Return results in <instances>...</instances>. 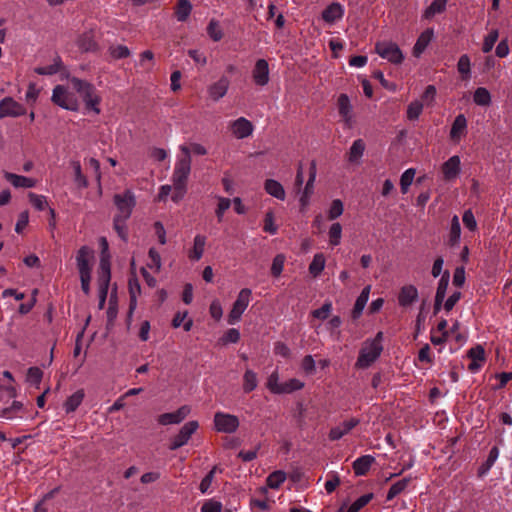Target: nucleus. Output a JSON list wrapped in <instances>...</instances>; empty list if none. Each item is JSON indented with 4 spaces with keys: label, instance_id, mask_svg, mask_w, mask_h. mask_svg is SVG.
<instances>
[{
    "label": "nucleus",
    "instance_id": "obj_58",
    "mask_svg": "<svg viewBox=\"0 0 512 512\" xmlns=\"http://www.w3.org/2000/svg\"><path fill=\"white\" fill-rule=\"evenodd\" d=\"M344 206L341 200L335 199L332 201L330 208L328 210V219L334 220L340 217L343 214Z\"/></svg>",
    "mask_w": 512,
    "mask_h": 512
},
{
    "label": "nucleus",
    "instance_id": "obj_40",
    "mask_svg": "<svg viewBox=\"0 0 512 512\" xmlns=\"http://www.w3.org/2000/svg\"><path fill=\"white\" fill-rule=\"evenodd\" d=\"M457 70L462 75V79L467 80L471 75V61L467 54L460 56L457 63Z\"/></svg>",
    "mask_w": 512,
    "mask_h": 512
},
{
    "label": "nucleus",
    "instance_id": "obj_44",
    "mask_svg": "<svg viewBox=\"0 0 512 512\" xmlns=\"http://www.w3.org/2000/svg\"><path fill=\"white\" fill-rule=\"evenodd\" d=\"M461 235V227L459 218L457 215H454L451 220V227L449 232V241L451 245H455L459 242Z\"/></svg>",
    "mask_w": 512,
    "mask_h": 512
},
{
    "label": "nucleus",
    "instance_id": "obj_7",
    "mask_svg": "<svg viewBox=\"0 0 512 512\" xmlns=\"http://www.w3.org/2000/svg\"><path fill=\"white\" fill-rule=\"evenodd\" d=\"M252 291L249 288H243L239 291L235 302L228 314V323L230 325L235 324L241 319L242 314L247 309L251 301Z\"/></svg>",
    "mask_w": 512,
    "mask_h": 512
},
{
    "label": "nucleus",
    "instance_id": "obj_50",
    "mask_svg": "<svg viewBox=\"0 0 512 512\" xmlns=\"http://www.w3.org/2000/svg\"><path fill=\"white\" fill-rule=\"evenodd\" d=\"M415 173H416L415 169L409 168L406 171H404L403 174L401 175L400 187H401V192L403 194H406L408 192V189L414 180Z\"/></svg>",
    "mask_w": 512,
    "mask_h": 512
},
{
    "label": "nucleus",
    "instance_id": "obj_18",
    "mask_svg": "<svg viewBox=\"0 0 512 512\" xmlns=\"http://www.w3.org/2000/svg\"><path fill=\"white\" fill-rule=\"evenodd\" d=\"M253 81L258 86H265L269 82V65L265 59H258L252 70Z\"/></svg>",
    "mask_w": 512,
    "mask_h": 512
},
{
    "label": "nucleus",
    "instance_id": "obj_49",
    "mask_svg": "<svg viewBox=\"0 0 512 512\" xmlns=\"http://www.w3.org/2000/svg\"><path fill=\"white\" fill-rule=\"evenodd\" d=\"M329 243L332 246H337L341 242L342 226L340 223H333L328 231Z\"/></svg>",
    "mask_w": 512,
    "mask_h": 512
},
{
    "label": "nucleus",
    "instance_id": "obj_9",
    "mask_svg": "<svg viewBox=\"0 0 512 512\" xmlns=\"http://www.w3.org/2000/svg\"><path fill=\"white\" fill-rule=\"evenodd\" d=\"M377 54L393 64H400L404 59V55L396 43L383 41L375 45Z\"/></svg>",
    "mask_w": 512,
    "mask_h": 512
},
{
    "label": "nucleus",
    "instance_id": "obj_39",
    "mask_svg": "<svg viewBox=\"0 0 512 512\" xmlns=\"http://www.w3.org/2000/svg\"><path fill=\"white\" fill-rule=\"evenodd\" d=\"M258 385L257 374L251 370L247 369L243 375V390L246 393L252 392L256 389Z\"/></svg>",
    "mask_w": 512,
    "mask_h": 512
},
{
    "label": "nucleus",
    "instance_id": "obj_34",
    "mask_svg": "<svg viewBox=\"0 0 512 512\" xmlns=\"http://www.w3.org/2000/svg\"><path fill=\"white\" fill-rule=\"evenodd\" d=\"M192 11V4L188 0H178L175 6V17L179 22H185Z\"/></svg>",
    "mask_w": 512,
    "mask_h": 512
},
{
    "label": "nucleus",
    "instance_id": "obj_2",
    "mask_svg": "<svg viewBox=\"0 0 512 512\" xmlns=\"http://www.w3.org/2000/svg\"><path fill=\"white\" fill-rule=\"evenodd\" d=\"M69 82L72 88L80 95L82 98L85 108L88 111H92L96 115L101 113L100 104L102 101V97L97 91L96 87L86 81L77 77H71Z\"/></svg>",
    "mask_w": 512,
    "mask_h": 512
},
{
    "label": "nucleus",
    "instance_id": "obj_59",
    "mask_svg": "<svg viewBox=\"0 0 512 512\" xmlns=\"http://www.w3.org/2000/svg\"><path fill=\"white\" fill-rule=\"evenodd\" d=\"M30 203L35 207V209L42 211L48 207L47 198L44 195H38L35 193H29L28 195Z\"/></svg>",
    "mask_w": 512,
    "mask_h": 512
},
{
    "label": "nucleus",
    "instance_id": "obj_25",
    "mask_svg": "<svg viewBox=\"0 0 512 512\" xmlns=\"http://www.w3.org/2000/svg\"><path fill=\"white\" fill-rule=\"evenodd\" d=\"M78 46L84 52H94L98 49L96 35L93 30L84 32L78 39Z\"/></svg>",
    "mask_w": 512,
    "mask_h": 512
},
{
    "label": "nucleus",
    "instance_id": "obj_10",
    "mask_svg": "<svg viewBox=\"0 0 512 512\" xmlns=\"http://www.w3.org/2000/svg\"><path fill=\"white\" fill-rule=\"evenodd\" d=\"M198 427L199 424L197 421H189L185 423L179 430L178 434L171 438L169 449L177 450L178 448L186 445Z\"/></svg>",
    "mask_w": 512,
    "mask_h": 512
},
{
    "label": "nucleus",
    "instance_id": "obj_19",
    "mask_svg": "<svg viewBox=\"0 0 512 512\" xmlns=\"http://www.w3.org/2000/svg\"><path fill=\"white\" fill-rule=\"evenodd\" d=\"M93 252L87 246H82L77 253L76 262L79 274H91V260Z\"/></svg>",
    "mask_w": 512,
    "mask_h": 512
},
{
    "label": "nucleus",
    "instance_id": "obj_52",
    "mask_svg": "<svg viewBox=\"0 0 512 512\" xmlns=\"http://www.w3.org/2000/svg\"><path fill=\"white\" fill-rule=\"evenodd\" d=\"M498 37H499V32L497 29H492L487 36H485L484 40H483V45H482V51L484 53H489L495 43L497 42L498 40Z\"/></svg>",
    "mask_w": 512,
    "mask_h": 512
},
{
    "label": "nucleus",
    "instance_id": "obj_42",
    "mask_svg": "<svg viewBox=\"0 0 512 512\" xmlns=\"http://www.w3.org/2000/svg\"><path fill=\"white\" fill-rule=\"evenodd\" d=\"M61 64H62L61 59L59 57H56L54 59L53 64H50L47 66L36 67L34 69V71L38 75H54L57 72H59V70L61 68Z\"/></svg>",
    "mask_w": 512,
    "mask_h": 512
},
{
    "label": "nucleus",
    "instance_id": "obj_45",
    "mask_svg": "<svg viewBox=\"0 0 512 512\" xmlns=\"http://www.w3.org/2000/svg\"><path fill=\"white\" fill-rule=\"evenodd\" d=\"M305 386L304 382L297 379V378H291L287 381L283 382L281 394H290L295 391L303 389Z\"/></svg>",
    "mask_w": 512,
    "mask_h": 512
},
{
    "label": "nucleus",
    "instance_id": "obj_17",
    "mask_svg": "<svg viewBox=\"0 0 512 512\" xmlns=\"http://www.w3.org/2000/svg\"><path fill=\"white\" fill-rule=\"evenodd\" d=\"M443 177L446 181L455 180L461 171V160L458 155L451 156L441 167Z\"/></svg>",
    "mask_w": 512,
    "mask_h": 512
},
{
    "label": "nucleus",
    "instance_id": "obj_20",
    "mask_svg": "<svg viewBox=\"0 0 512 512\" xmlns=\"http://www.w3.org/2000/svg\"><path fill=\"white\" fill-rule=\"evenodd\" d=\"M229 86V79L226 76H222L208 87V95L213 101H218L226 95Z\"/></svg>",
    "mask_w": 512,
    "mask_h": 512
},
{
    "label": "nucleus",
    "instance_id": "obj_41",
    "mask_svg": "<svg viewBox=\"0 0 512 512\" xmlns=\"http://www.w3.org/2000/svg\"><path fill=\"white\" fill-rule=\"evenodd\" d=\"M498 456H499L498 448L497 447H493L490 450L489 455H488L486 461L479 468V475L480 476H483V475L488 473V471L492 468V466L496 462Z\"/></svg>",
    "mask_w": 512,
    "mask_h": 512
},
{
    "label": "nucleus",
    "instance_id": "obj_23",
    "mask_svg": "<svg viewBox=\"0 0 512 512\" xmlns=\"http://www.w3.org/2000/svg\"><path fill=\"white\" fill-rule=\"evenodd\" d=\"M4 178L15 188H33L36 186V180L11 172H4Z\"/></svg>",
    "mask_w": 512,
    "mask_h": 512
},
{
    "label": "nucleus",
    "instance_id": "obj_51",
    "mask_svg": "<svg viewBox=\"0 0 512 512\" xmlns=\"http://www.w3.org/2000/svg\"><path fill=\"white\" fill-rule=\"evenodd\" d=\"M207 33H208L209 37L215 42L220 41L223 37V32L220 27V24L215 19H212L209 22V24L207 26Z\"/></svg>",
    "mask_w": 512,
    "mask_h": 512
},
{
    "label": "nucleus",
    "instance_id": "obj_12",
    "mask_svg": "<svg viewBox=\"0 0 512 512\" xmlns=\"http://www.w3.org/2000/svg\"><path fill=\"white\" fill-rule=\"evenodd\" d=\"M25 113V107L11 97H6L0 101V118L18 117Z\"/></svg>",
    "mask_w": 512,
    "mask_h": 512
},
{
    "label": "nucleus",
    "instance_id": "obj_33",
    "mask_svg": "<svg viewBox=\"0 0 512 512\" xmlns=\"http://www.w3.org/2000/svg\"><path fill=\"white\" fill-rule=\"evenodd\" d=\"M365 151V143L362 139L355 140L348 152V161L350 163H358Z\"/></svg>",
    "mask_w": 512,
    "mask_h": 512
},
{
    "label": "nucleus",
    "instance_id": "obj_16",
    "mask_svg": "<svg viewBox=\"0 0 512 512\" xmlns=\"http://www.w3.org/2000/svg\"><path fill=\"white\" fill-rule=\"evenodd\" d=\"M467 134V119L464 114L455 117L451 129L450 139L453 143L458 144Z\"/></svg>",
    "mask_w": 512,
    "mask_h": 512
},
{
    "label": "nucleus",
    "instance_id": "obj_36",
    "mask_svg": "<svg viewBox=\"0 0 512 512\" xmlns=\"http://www.w3.org/2000/svg\"><path fill=\"white\" fill-rule=\"evenodd\" d=\"M448 0H434L430 6L426 8V10L423 13V17L425 19H431L436 14L443 13L446 9Z\"/></svg>",
    "mask_w": 512,
    "mask_h": 512
},
{
    "label": "nucleus",
    "instance_id": "obj_29",
    "mask_svg": "<svg viewBox=\"0 0 512 512\" xmlns=\"http://www.w3.org/2000/svg\"><path fill=\"white\" fill-rule=\"evenodd\" d=\"M418 297L417 288L413 285H407L401 288L398 302L400 306H409L411 305Z\"/></svg>",
    "mask_w": 512,
    "mask_h": 512
},
{
    "label": "nucleus",
    "instance_id": "obj_64",
    "mask_svg": "<svg viewBox=\"0 0 512 512\" xmlns=\"http://www.w3.org/2000/svg\"><path fill=\"white\" fill-rule=\"evenodd\" d=\"M222 508L223 506L220 501L208 499L203 503L201 512H222Z\"/></svg>",
    "mask_w": 512,
    "mask_h": 512
},
{
    "label": "nucleus",
    "instance_id": "obj_38",
    "mask_svg": "<svg viewBox=\"0 0 512 512\" xmlns=\"http://www.w3.org/2000/svg\"><path fill=\"white\" fill-rule=\"evenodd\" d=\"M287 475L282 470L272 472L266 479L267 486L271 489H278L285 481Z\"/></svg>",
    "mask_w": 512,
    "mask_h": 512
},
{
    "label": "nucleus",
    "instance_id": "obj_24",
    "mask_svg": "<svg viewBox=\"0 0 512 512\" xmlns=\"http://www.w3.org/2000/svg\"><path fill=\"white\" fill-rule=\"evenodd\" d=\"M128 286H129V294H130L128 322H130L132 319V315L137 307V297L141 293V287H140L139 281L136 277H132L129 279Z\"/></svg>",
    "mask_w": 512,
    "mask_h": 512
},
{
    "label": "nucleus",
    "instance_id": "obj_57",
    "mask_svg": "<svg viewBox=\"0 0 512 512\" xmlns=\"http://www.w3.org/2000/svg\"><path fill=\"white\" fill-rule=\"evenodd\" d=\"M109 54L113 59H123L130 55V50L125 45H115L109 47Z\"/></svg>",
    "mask_w": 512,
    "mask_h": 512
},
{
    "label": "nucleus",
    "instance_id": "obj_30",
    "mask_svg": "<svg viewBox=\"0 0 512 512\" xmlns=\"http://www.w3.org/2000/svg\"><path fill=\"white\" fill-rule=\"evenodd\" d=\"M24 415H25V407L19 401H14L11 404V406L4 408L0 413L1 417L8 419V420H13L16 418H23Z\"/></svg>",
    "mask_w": 512,
    "mask_h": 512
},
{
    "label": "nucleus",
    "instance_id": "obj_14",
    "mask_svg": "<svg viewBox=\"0 0 512 512\" xmlns=\"http://www.w3.org/2000/svg\"><path fill=\"white\" fill-rule=\"evenodd\" d=\"M229 128L234 137L237 139H244L252 135L254 126L245 117H239L238 119L229 123Z\"/></svg>",
    "mask_w": 512,
    "mask_h": 512
},
{
    "label": "nucleus",
    "instance_id": "obj_6",
    "mask_svg": "<svg viewBox=\"0 0 512 512\" xmlns=\"http://www.w3.org/2000/svg\"><path fill=\"white\" fill-rule=\"evenodd\" d=\"M110 279H111L110 262L108 259H106L104 256H102L101 260H100V264H99L98 277H97L100 308H103V306L105 304Z\"/></svg>",
    "mask_w": 512,
    "mask_h": 512
},
{
    "label": "nucleus",
    "instance_id": "obj_47",
    "mask_svg": "<svg viewBox=\"0 0 512 512\" xmlns=\"http://www.w3.org/2000/svg\"><path fill=\"white\" fill-rule=\"evenodd\" d=\"M422 111H423V103L420 102L419 100L412 101L407 107V112H406L407 119L410 121L417 120L419 118V116L421 115Z\"/></svg>",
    "mask_w": 512,
    "mask_h": 512
},
{
    "label": "nucleus",
    "instance_id": "obj_37",
    "mask_svg": "<svg viewBox=\"0 0 512 512\" xmlns=\"http://www.w3.org/2000/svg\"><path fill=\"white\" fill-rule=\"evenodd\" d=\"M411 480H412L411 477H406V478H403V479L397 481L396 483H394L390 487V489H389V491L387 493V496H386L387 501H391L397 495L402 493L408 487V485L411 482Z\"/></svg>",
    "mask_w": 512,
    "mask_h": 512
},
{
    "label": "nucleus",
    "instance_id": "obj_53",
    "mask_svg": "<svg viewBox=\"0 0 512 512\" xmlns=\"http://www.w3.org/2000/svg\"><path fill=\"white\" fill-rule=\"evenodd\" d=\"M43 372L39 367H30L27 371L26 381L33 386H38L42 380Z\"/></svg>",
    "mask_w": 512,
    "mask_h": 512
},
{
    "label": "nucleus",
    "instance_id": "obj_48",
    "mask_svg": "<svg viewBox=\"0 0 512 512\" xmlns=\"http://www.w3.org/2000/svg\"><path fill=\"white\" fill-rule=\"evenodd\" d=\"M283 383L279 382V374L277 371L272 372L266 383L267 389L273 394H281Z\"/></svg>",
    "mask_w": 512,
    "mask_h": 512
},
{
    "label": "nucleus",
    "instance_id": "obj_46",
    "mask_svg": "<svg viewBox=\"0 0 512 512\" xmlns=\"http://www.w3.org/2000/svg\"><path fill=\"white\" fill-rule=\"evenodd\" d=\"M473 100L477 105L487 106L491 102V95L486 88L479 87L474 92Z\"/></svg>",
    "mask_w": 512,
    "mask_h": 512
},
{
    "label": "nucleus",
    "instance_id": "obj_5",
    "mask_svg": "<svg viewBox=\"0 0 512 512\" xmlns=\"http://www.w3.org/2000/svg\"><path fill=\"white\" fill-rule=\"evenodd\" d=\"M113 200L117 208V213L114 217L129 219L136 205L134 192L125 190L123 193L115 194Z\"/></svg>",
    "mask_w": 512,
    "mask_h": 512
},
{
    "label": "nucleus",
    "instance_id": "obj_43",
    "mask_svg": "<svg viewBox=\"0 0 512 512\" xmlns=\"http://www.w3.org/2000/svg\"><path fill=\"white\" fill-rule=\"evenodd\" d=\"M216 199H217L218 203H217V207L215 209V214H216L218 222L221 223L223 221L225 212L231 206V200L229 198H225L222 196H216Z\"/></svg>",
    "mask_w": 512,
    "mask_h": 512
},
{
    "label": "nucleus",
    "instance_id": "obj_3",
    "mask_svg": "<svg viewBox=\"0 0 512 512\" xmlns=\"http://www.w3.org/2000/svg\"><path fill=\"white\" fill-rule=\"evenodd\" d=\"M382 340L383 333L378 332L375 338L368 339L362 344L355 364L357 368H368L379 358L383 350Z\"/></svg>",
    "mask_w": 512,
    "mask_h": 512
},
{
    "label": "nucleus",
    "instance_id": "obj_62",
    "mask_svg": "<svg viewBox=\"0 0 512 512\" xmlns=\"http://www.w3.org/2000/svg\"><path fill=\"white\" fill-rule=\"evenodd\" d=\"M274 214L272 211H268L265 214L263 230L271 235H274L278 231V227L274 223Z\"/></svg>",
    "mask_w": 512,
    "mask_h": 512
},
{
    "label": "nucleus",
    "instance_id": "obj_27",
    "mask_svg": "<svg viewBox=\"0 0 512 512\" xmlns=\"http://www.w3.org/2000/svg\"><path fill=\"white\" fill-rule=\"evenodd\" d=\"M434 37V31L433 29H426L423 31L420 36L418 37L414 47H413V55L415 57H419L427 48V46L430 44Z\"/></svg>",
    "mask_w": 512,
    "mask_h": 512
},
{
    "label": "nucleus",
    "instance_id": "obj_54",
    "mask_svg": "<svg viewBox=\"0 0 512 512\" xmlns=\"http://www.w3.org/2000/svg\"><path fill=\"white\" fill-rule=\"evenodd\" d=\"M285 260H286V257L284 254H277L274 257V259L272 261V265H271V274L274 277H279L281 275V273L283 272Z\"/></svg>",
    "mask_w": 512,
    "mask_h": 512
},
{
    "label": "nucleus",
    "instance_id": "obj_26",
    "mask_svg": "<svg viewBox=\"0 0 512 512\" xmlns=\"http://www.w3.org/2000/svg\"><path fill=\"white\" fill-rule=\"evenodd\" d=\"M206 237L201 234H197L193 240V247L188 252V258L191 261H199L205 250Z\"/></svg>",
    "mask_w": 512,
    "mask_h": 512
},
{
    "label": "nucleus",
    "instance_id": "obj_56",
    "mask_svg": "<svg viewBox=\"0 0 512 512\" xmlns=\"http://www.w3.org/2000/svg\"><path fill=\"white\" fill-rule=\"evenodd\" d=\"M373 498V494H365L355 500L347 509L346 512H359L364 506H366L371 499Z\"/></svg>",
    "mask_w": 512,
    "mask_h": 512
},
{
    "label": "nucleus",
    "instance_id": "obj_28",
    "mask_svg": "<svg viewBox=\"0 0 512 512\" xmlns=\"http://www.w3.org/2000/svg\"><path fill=\"white\" fill-rule=\"evenodd\" d=\"M374 462L375 458L372 455H363L357 458L352 465L354 473L357 476L365 475L369 471Z\"/></svg>",
    "mask_w": 512,
    "mask_h": 512
},
{
    "label": "nucleus",
    "instance_id": "obj_31",
    "mask_svg": "<svg viewBox=\"0 0 512 512\" xmlns=\"http://www.w3.org/2000/svg\"><path fill=\"white\" fill-rule=\"evenodd\" d=\"M265 191L278 200H284L286 193L282 184L274 179H267L264 183Z\"/></svg>",
    "mask_w": 512,
    "mask_h": 512
},
{
    "label": "nucleus",
    "instance_id": "obj_61",
    "mask_svg": "<svg viewBox=\"0 0 512 512\" xmlns=\"http://www.w3.org/2000/svg\"><path fill=\"white\" fill-rule=\"evenodd\" d=\"M448 284H449V272L446 271V272H444L441 279L439 280L436 295H435L436 298H438L440 300H444L446 291L448 288Z\"/></svg>",
    "mask_w": 512,
    "mask_h": 512
},
{
    "label": "nucleus",
    "instance_id": "obj_8",
    "mask_svg": "<svg viewBox=\"0 0 512 512\" xmlns=\"http://www.w3.org/2000/svg\"><path fill=\"white\" fill-rule=\"evenodd\" d=\"M214 428L217 432L231 434L237 431L240 422L236 415L216 412L213 419Z\"/></svg>",
    "mask_w": 512,
    "mask_h": 512
},
{
    "label": "nucleus",
    "instance_id": "obj_22",
    "mask_svg": "<svg viewBox=\"0 0 512 512\" xmlns=\"http://www.w3.org/2000/svg\"><path fill=\"white\" fill-rule=\"evenodd\" d=\"M468 357L471 359V362L468 365V369L469 371L475 373L482 367L485 361L484 349L479 345L473 347L468 351Z\"/></svg>",
    "mask_w": 512,
    "mask_h": 512
},
{
    "label": "nucleus",
    "instance_id": "obj_21",
    "mask_svg": "<svg viewBox=\"0 0 512 512\" xmlns=\"http://www.w3.org/2000/svg\"><path fill=\"white\" fill-rule=\"evenodd\" d=\"M344 15V8L343 6L338 3L334 2L328 5L322 12V19L328 23L333 24L334 22L340 20Z\"/></svg>",
    "mask_w": 512,
    "mask_h": 512
},
{
    "label": "nucleus",
    "instance_id": "obj_13",
    "mask_svg": "<svg viewBox=\"0 0 512 512\" xmlns=\"http://www.w3.org/2000/svg\"><path fill=\"white\" fill-rule=\"evenodd\" d=\"M190 412L191 408L188 405H183L174 412L159 415L157 421L163 426L179 424L190 414Z\"/></svg>",
    "mask_w": 512,
    "mask_h": 512
},
{
    "label": "nucleus",
    "instance_id": "obj_63",
    "mask_svg": "<svg viewBox=\"0 0 512 512\" xmlns=\"http://www.w3.org/2000/svg\"><path fill=\"white\" fill-rule=\"evenodd\" d=\"M127 220L128 219L119 218V217H114V219H113L114 229L116 230L119 237L123 240H127V227H126Z\"/></svg>",
    "mask_w": 512,
    "mask_h": 512
},
{
    "label": "nucleus",
    "instance_id": "obj_55",
    "mask_svg": "<svg viewBox=\"0 0 512 512\" xmlns=\"http://www.w3.org/2000/svg\"><path fill=\"white\" fill-rule=\"evenodd\" d=\"M148 257L149 262L147 263V266L155 272H159L162 266L160 254L156 251L155 248H150Z\"/></svg>",
    "mask_w": 512,
    "mask_h": 512
},
{
    "label": "nucleus",
    "instance_id": "obj_32",
    "mask_svg": "<svg viewBox=\"0 0 512 512\" xmlns=\"http://www.w3.org/2000/svg\"><path fill=\"white\" fill-rule=\"evenodd\" d=\"M85 393L83 389L77 390L71 396L67 398V400L63 404V408L66 413L74 412L83 402Z\"/></svg>",
    "mask_w": 512,
    "mask_h": 512
},
{
    "label": "nucleus",
    "instance_id": "obj_1",
    "mask_svg": "<svg viewBox=\"0 0 512 512\" xmlns=\"http://www.w3.org/2000/svg\"><path fill=\"white\" fill-rule=\"evenodd\" d=\"M181 156H178L174 171L171 177L173 184V194L171 199L177 203L183 199L187 191V180L191 171L190 148L180 146Z\"/></svg>",
    "mask_w": 512,
    "mask_h": 512
},
{
    "label": "nucleus",
    "instance_id": "obj_15",
    "mask_svg": "<svg viewBox=\"0 0 512 512\" xmlns=\"http://www.w3.org/2000/svg\"><path fill=\"white\" fill-rule=\"evenodd\" d=\"M360 423V420L358 418H350L339 425L333 427L330 429L328 437L331 441H336L341 439L343 436L349 434L351 430H353L358 424Z\"/></svg>",
    "mask_w": 512,
    "mask_h": 512
},
{
    "label": "nucleus",
    "instance_id": "obj_11",
    "mask_svg": "<svg viewBox=\"0 0 512 512\" xmlns=\"http://www.w3.org/2000/svg\"><path fill=\"white\" fill-rule=\"evenodd\" d=\"M338 113L341 117V121L347 128H351L354 125V112L353 106L350 102L349 97L346 94H340L337 99Z\"/></svg>",
    "mask_w": 512,
    "mask_h": 512
},
{
    "label": "nucleus",
    "instance_id": "obj_60",
    "mask_svg": "<svg viewBox=\"0 0 512 512\" xmlns=\"http://www.w3.org/2000/svg\"><path fill=\"white\" fill-rule=\"evenodd\" d=\"M217 471V467H213L209 472L208 474L202 479V481L200 482V485H199V490L202 494H206L209 492L210 490V487L212 485V482L214 480V477H215V473Z\"/></svg>",
    "mask_w": 512,
    "mask_h": 512
},
{
    "label": "nucleus",
    "instance_id": "obj_35",
    "mask_svg": "<svg viewBox=\"0 0 512 512\" xmlns=\"http://www.w3.org/2000/svg\"><path fill=\"white\" fill-rule=\"evenodd\" d=\"M326 258L323 253H316L309 264L308 270L313 277H318L325 268Z\"/></svg>",
    "mask_w": 512,
    "mask_h": 512
},
{
    "label": "nucleus",
    "instance_id": "obj_4",
    "mask_svg": "<svg viewBox=\"0 0 512 512\" xmlns=\"http://www.w3.org/2000/svg\"><path fill=\"white\" fill-rule=\"evenodd\" d=\"M51 101L68 111H77L79 109V101L75 93L64 85H56L53 88Z\"/></svg>",
    "mask_w": 512,
    "mask_h": 512
}]
</instances>
